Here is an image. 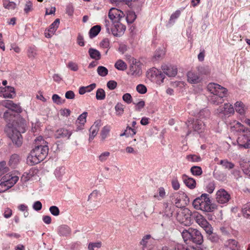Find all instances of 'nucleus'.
Instances as JSON below:
<instances>
[{
	"mask_svg": "<svg viewBox=\"0 0 250 250\" xmlns=\"http://www.w3.org/2000/svg\"><path fill=\"white\" fill-rule=\"evenodd\" d=\"M3 118L7 123L5 128L7 135L17 147L21 146L22 143L21 133L25 131L24 123L16 120L14 116L9 111L4 113Z\"/></svg>",
	"mask_w": 250,
	"mask_h": 250,
	"instance_id": "obj_1",
	"label": "nucleus"
},
{
	"mask_svg": "<svg viewBox=\"0 0 250 250\" xmlns=\"http://www.w3.org/2000/svg\"><path fill=\"white\" fill-rule=\"evenodd\" d=\"M35 147L31 151L27 157V162L31 165H34L43 161L48 153V147L47 142L42 136H39L35 140Z\"/></svg>",
	"mask_w": 250,
	"mask_h": 250,
	"instance_id": "obj_2",
	"label": "nucleus"
},
{
	"mask_svg": "<svg viewBox=\"0 0 250 250\" xmlns=\"http://www.w3.org/2000/svg\"><path fill=\"white\" fill-rule=\"evenodd\" d=\"M211 95L208 96L209 102L215 105H218L224 102V97L227 95L228 90L215 83H210L207 86Z\"/></svg>",
	"mask_w": 250,
	"mask_h": 250,
	"instance_id": "obj_3",
	"label": "nucleus"
},
{
	"mask_svg": "<svg viewBox=\"0 0 250 250\" xmlns=\"http://www.w3.org/2000/svg\"><path fill=\"white\" fill-rule=\"evenodd\" d=\"M192 205L195 209L207 212H212L217 208L215 204L211 203L208 195L206 193L194 199Z\"/></svg>",
	"mask_w": 250,
	"mask_h": 250,
	"instance_id": "obj_4",
	"label": "nucleus"
},
{
	"mask_svg": "<svg viewBox=\"0 0 250 250\" xmlns=\"http://www.w3.org/2000/svg\"><path fill=\"white\" fill-rule=\"evenodd\" d=\"M233 127L236 131L242 133L240 135L237 140L238 146L241 148L250 149V130L238 122H236Z\"/></svg>",
	"mask_w": 250,
	"mask_h": 250,
	"instance_id": "obj_5",
	"label": "nucleus"
},
{
	"mask_svg": "<svg viewBox=\"0 0 250 250\" xmlns=\"http://www.w3.org/2000/svg\"><path fill=\"white\" fill-rule=\"evenodd\" d=\"M184 241L188 243L190 242L196 244L201 245L203 242V237L201 233L196 229L191 228L185 229L182 232Z\"/></svg>",
	"mask_w": 250,
	"mask_h": 250,
	"instance_id": "obj_6",
	"label": "nucleus"
},
{
	"mask_svg": "<svg viewBox=\"0 0 250 250\" xmlns=\"http://www.w3.org/2000/svg\"><path fill=\"white\" fill-rule=\"evenodd\" d=\"M209 115V112L208 109H205L201 111L199 113V118L191 123L193 124V128L195 132H197L198 134L202 132L204 129V123L201 119L203 118H208Z\"/></svg>",
	"mask_w": 250,
	"mask_h": 250,
	"instance_id": "obj_7",
	"label": "nucleus"
},
{
	"mask_svg": "<svg viewBox=\"0 0 250 250\" xmlns=\"http://www.w3.org/2000/svg\"><path fill=\"white\" fill-rule=\"evenodd\" d=\"M192 217L195 222L208 234L212 233V228L205 217L198 212L194 213Z\"/></svg>",
	"mask_w": 250,
	"mask_h": 250,
	"instance_id": "obj_8",
	"label": "nucleus"
},
{
	"mask_svg": "<svg viewBox=\"0 0 250 250\" xmlns=\"http://www.w3.org/2000/svg\"><path fill=\"white\" fill-rule=\"evenodd\" d=\"M177 220L181 224L188 226L190 224V212L187 208L181 209L177 211L176 215Z\"/></svg>",
	"mask_w": 250,
	"mask_h": 250,
	"instance_id": "obj_9",
	"label": "nucleus"
},
{
	"mask_svg": "<svg viewBox=\"0 0 250 250\" xmlns=\"http://www.w3.org/2000/svg\"><path fill=\"white\" fill-rule=\"evenodd\" d=\"M124 16L122 11L115 8H111L108 13V17L113 23L120 21Z\"/></svg>",
	"mask_w": 250,
	"mask_h": 250,
	"instance_id": "obj_10",
	"label": "nucleus"
},
{
	"mask_svg": "<svg viewBox=\"0 0 250 250\" xmlns=\"http://www.w3.org/2000/svg\"><path fill=\"white\" fill-rule=\"evenodd\" d=\"M230 198V195L224 189H220L216 192V200L219 204L227 203L229 200Z\"/></svg>",
	"mask_w": 250,
	"mask_h": 250,
	"instance_id": "obj_11",
	"label": "nucleus"
},
{
	"mask_svg": "<svg viewBox=\"0 0 250 250\" xmlns=\"http://www.w3.org/2000/svg\"><path fill=\"white\" fill-rule=\"evenodd\" d=\"M114 27L111 29V33L114 36H121L125 32L126 27L120 21L114 22Z\"/></svg>",
	"mask_w": 250,
	"mask_h": 250,
	"instance_id": "obj_12",
	"label": "nucleus"
},
{
	"mask_svg": "<svg viewBox=\"0 0 250 250\" xmlns=\"http://www.w3.org/2000/svg\"><path fill=\"white\" fill-rule=\"evenodd\" d=\"M1 104L3 106L17 113H20L22 111L21 106L19 104L14 103L11 100L2 101L1 102Z\"/></svg>",
	"mask_w": 250,
	"mask_h": 250,
	"instance_id": "obj_13",
	"label": "nucleus"
},
{
	"mask_svg": "<svg viewBox=\"0 0 250 250\" xmlns=\"http://www.w3.org/2000/svg\"><path fill=\"white\" fill-rule=\"evenodd\" d=\"M19 176L15 174L9 173L2 177V180L12 188L19 180Z\"/></svg>",
	"mask_w": 250,
	"mask_h": 250,
	"instance_id": "obj_14",
	"label": "nucleus"
},
{
	"mask_svg": "<svg viewBox=\"0 0 250 250\" xmlns=\"http://www.w3.org/2000/svg\"><path fill=\"white\" fill-rule=\"evenodd\" d=\"M72 134V130L61 128L56 131L55 136L57 138H66L69 139Z\"/></svg>",
	"mask_w": 250,
	"mask_h": 250,
	"instance_id": "obj_15",
	"label": "nucleus"
},
{
	"mask_svg": "<svg viewBox=\"0 0 250 250\" xmlns=\"http://www.w3.org/2000/svg\"><path fill=\"white\" fill-rule=\"evenodd\" d=\"M162 69L168 77H174L177 73V68L175 66L164 64L162 66Z\"/></svg>",
	"mask_w": 250,
	"mask_h": 250,
	"instance_id": "obj_16",
	"label": "nucleus"
},
{
	"mask_svg": "<svg viewBox=\"0 0 250 250\" xmlns=\"http://www.w3.org/2000/svg\"><path fill=\"white\" fill-rule=\"evenodd\" d=\"M130 71L132 75L134 76H139L142 73L141 67L140 63L136 61H133L130 66Z\"/></svg>",
	"mask_w": 250,
	"mask_h": 250,
	"instance_id": "obj_17",
	"label": "nucleus"
},
{
	"mask_svg": "<svg viewBox=\"0 0 250 250\" xmlns=\"http://www.w3.org/2000/svg\"><path fill=\"white\" fill-rule=\"evenodd\" d=\"M217 110L218 112L223 113L225 115L232 114L234 112V109L233 106L229 104H224L223 107L220 106Z\"/></svg>",
	"mask_w": 250,
	"mask_h": 250,
	"instance_id": "obj_18",
	"label": "nucleus"
},
{
	"mask_svg": "<svg viewBox=\"0 0 250 250\" xmlns=\"http://www.w3.org/2000/svg\"><path fill=\"white\" fill-rule=\"evenodd\" d=\"M100 121H98L94 123V124L91 126L89 132V140H92L95 136L97 135L100 126Z\"/></svg>",
	"mask_w": 250,
	"mask_h": 250,
	"instance_id": "obj_19",
	"label": "nucleus"
},
{
	"mask_svg": "<svg viewBox=\"0 0 250 250\" xmlns=\"http://www.w3.org/2000/svg\"><path fill=\"white\" fill-rule=\"evenodd\" d=\"M235 111L240 115L245 116L247 107L241 101H238L234 104Z\"/></svg>",
	"mask_w": 250,
	"mask_h": 250,
	"instance_id": "obj_20",
	"label": "nucleus"
},
{
	"mask_svg": "<svg viewBox=\"0 0 250 250\" xmlns=\"http://www.w3.org/2000/svg\"><path fill=\"white\" fill-rule=\"evenodd\" d=\"M188 81L191 83H198L201 81V79L195 72L189 71L187 73Z\"/></svg>",
	"mask_w": 250,
	"mask_h": 250,
	"instance_id": "obj_21",
	"label": "nucleus"
},
{
	"mask_svg": "<svg viewBox=\"0 0 250 250\" xmlns=\"http://www.w3.org/2000/svg\"><path fill=\"white\" fill-rule=\"evenodd\" d=\"M182 179L185 185L189 188L194 189L196 187V181L193 178L188 177L186 175H183Z\"/></svg>",
	"mask_w": 250,
	"mask_h": 250,
	"instance_id": "obj_22",
	"label": "nucleus"
},
{
	"mask_svg": "<svg viewBox=\"0 0 250 250\" xmlns=\"http://www.w3.org/2000/svg\"><path fill=\"white\" fill-rule=\"evenodd\" d=\"M164 210L163 211V216L167 218L170 219L172 217L173 210L172 208L170 207L168 203H164L163 204Z\"/></svg>",
	"mask_w": 250,
	"mask_h": 250,
	"instance_id": "obj_23",
	"label": "nucleus"
},
{
	"mask_svg": "<svg viewBox=\"0 0 250 250\" xmlns=\"http://www.w3.org/2000/svg\"><path fill=\"white\" fill-rule=\"evenodd\" d=\"M20 162V157L18 154H12L9 161V166L15 168L19 164Z\"/></svg>",
	"mask_w": 250,
	"mask_h": 250,
	"instance_id": "obj_24",
	"label": "nucleus"
},
{
	"mask_svg": "<svg viewBox=\"0 0 250 250\" xmlns=\"http://www.w3.org/2000/svg\"><path fill=\"white\" fill-rule=\"evenodd\" d=\"M88 53L90 57L95 60H99L101 58L100 52L97 49L90 48L88 50Z\"/></svg>",
	"mask_w": 250,
	"mask_h": 250,
	"instance_id": "obj_25",
	"label": "nucleus"
},
{
	"mask_svg": "<svg viewBox=\"0 0 250 250\" xmlns=\"http://www.w3.org/2000/svg\"><path fill=\"white\" fill-rule=\"evenodd\" d=\"M15 95L14 88L13 87H5V90L3 94V97L4 98H13Z\"/></svg>",
	"mask_w": 250,
	"mask_h": 250,
	"instance_id": "obj_26",
	"label": "nucleus"
},
{
	"mask_svg": "<svg viewBox=\"0 0 250 250\" xmlns=\"http://www.w3.org/2000/svg\"><path fill=\"white\" fill-rule=\"evenodd\" d=\"M71 232L70 228L66 225H62L58 228V233L62 236H67Z\"/></svg>",
	"mask_w": 250,
	"mask_h": 250,
	"instance_id": "obj_27",
	"label": "nucleus"
},
{
	"mask_svg": "<svg viewBox=\"0 0 250 250\" xmlns=\"http://www.w3.org/2000/svg\"><path fill=\"white\" fill-rule=\"evenodd\" d=\"M240 167L243 172L250 177V162H243L240 163Z\"/></svg>",
	"mask_w": 250,
	"mask_h": 250,
	"instance_id": "obj_28",
	"label": "nucleus"
},
{
	"mask_svg": "<svg viewBox=\"0 0 250 250\" xmlns=\"http://www.w3.org/2000/svg\"><path fill=\"white\" fill-rule=\"evenodd\" d=\"M101 26L98 25L93 26L89 32V35L90 38L96 37L101 31Z\"/></svg>",
	"mask_w": 250,
	"mask_h": 250,
	"instance_id": "obj_29",
	"label": "nucleus"
},
{
	"mask_svg": "<svg viewBox=\"0 0 250 250\" xmlns=\"http://www.w3.org/2000/svg\"><path fill=\"white\" fill-rule=\"evenodd\" d=\"M3 7L8 10H14L16 8V4L9 0H3Z\"/></svg>",
	"mask_w": 250,
	"mask_h": 250,
	"instance_id": "obj_30",
	"label": "nucleus"
},
{
	"mask_svg": "<svg viewBox=\"0 0 250 250\" xmlns=\"http://www.w3.org/2000/svg\"><path fill=\"white\" fill-rule=\"evenodd\" d=\"M219 164L226 169H231L234 167V164L227 159L221 160Z\"/></svg>",
	"mask_w": 250,
	"mask_h": 250,
	"instance_id": "obj_31",
	"label": "nucleus"
},
{
	"mask_svg": "<svg viewBox=\"0 0 250 250\" xmlns=\"http://www.w3.org/2000/svg\"><path fill=\"white\" fill-rule=\"evenodd\" d=\"M213 174L214 177L219 181H225L226 180V175L222 172L219 171H214Z\"/></svg>",
	"mask_w": 250,
	"mask_h": 250,
	"instance_id": "obj_32",
	"label": "nucleus"
},
{
	"mask_svg": "<svg viewBox=\"0 0 250 250\" xmlns=\"http://www.w3.org/2000/svg\"><path fill=\"white\" fill-rule=\"evenodd\" d=\"M59 23L60 20L59 19H56L55 21L50 25L49 28L48 29V31L50 33H51V34H54L59 27Z\"/></svg>",
	"mask_w": 250,
	"mask_h": 250,
	"instance_id": "obj_33",
	"label": "nucleus"
},
{
	"mask_svg": "<svg viewBox=\"0 0 250 250\" xmlns=\"http://www.w3.org/2000/svg\"><path fill=\"white\" fill-rule=\"evenodd\" d=\"M115 67L118 70L124 71L127 68V65L123 61L119 60L115 63Z\"/></svg>",
	"mask_w": 250,
	"mask_h": 250,
	"instance_id": "obj_34",
	"label": "nucleus"
},
{
	"mask_svg": "<svg viewBox=\"0 0 250 250\" xmlns=\"http://www.w3.org/2000/svg\"><path fill=\"white\" fill-rule=\"evenodd\" d=\"M125 105L120 103H118L115 106L116 111V114L117 116H120L123 114L124 112Z\"/></svg>",
	"mask_w": 250,
	"mask_h": 250,
	"instance_id": "obj_35",
	"label": "nucleus"
},
{
	"mask_svg": "<svg viewBox=\"0 0 250 250\" xmlns=\"http://www.w3.org/2000/svg\"><path fill=\"white\" fill-rule=\"evenodd\" d=\"M151 238V235L147 234L143 237L142 240L140 242V245L142 246V249L146 248V250H149V249L147 247V244L148 243V240Z\"/></svg>",
	"mask_w": 250,
	"mask_h": 250,
	"instance_id": "obj_36",
	"label": "nucleus"
},
{
	"mask_svg": "<svg viewBox=\"0 0 250 250\" xmlns=\"http://www.w3.org/2000/svg\"><path fill=\"white\" fill-rule=\"evenodd\" d=\"M177 196L176 197L175 200V205L177 208H182V207H184V205L183 204H182L181 203L182 201L181 199V197H186L187 196L184 193L181 194V195L177 194Z\"/></svg>",
	"mask_w": 250,
	"mask_h": 250,
	"instance_id": "obj_37",
	"label": "nucleus"
},
{
	"mask_svg": "<svg viewBox=\"0 0 250 250\" xmlns=\"http://www.w3.org/2000/svg\"><path fill=\"white\" fill-rule=\"evenodd\" d=\"M96 98L98 100H103L105 98V92L102 88H99L97 90Z\"/></svg>",
	"mask_w": 250,
	"mask_h": 250,
	"instance_id": "obj_38",
	"label": "nucleus"
},
{
	"mask_svg": "<svg viewBox=\"0 0 250 250\" xmlns=\"http://www.w3.org/2000/svg\"><path fill=\"white\" fill-rule=\"evenodd\" d=\"M190 172L195 176H200L202 174V170L201 167L198 166H193L190 168Z\"/></svg>",
	"mask_w": 250,
	"mask_h": 250,
	"instance_id": "obj_39",
	"label": "nucleus"
},
{
	"mask_svg": "<svg viewBox=\"0 0 250 250\" xmlns=\"http://www.w3.org/2000/svg\"><path fill=\"white\" fill-rule=\"evenodd\" d=\"M198 71L201 74L208 75L210 72V69L208 66H201L198 67Z\"/></svg>",
	"mask_w": 250,
	"mask_h": 250,
	"instance_id": "obj_40",
	"label": "nucleus"
},
{
	"mask_svg": "<svg viewBox=\"0 0 250 250\" xmlns=\"http://www.w3.org/2000/svg\"><path fill=\"white\" fill-rule=\"evenodd\" d=\"M242 212L244 217L250 218V203L244 206Z\"/></svg>",
	"mask_w": 250,
	"mask_h": 250,
	"instance_id": "obj_41",
	"label": "nucleus"
},
{
	"mask_svg": "<svg viewBox=\"0 0 250 250\" xmlns=\"http://www.w3.org/2000/svg\"><path fill=\"white\" fill-rule=\"evenodd\" d=\"M108 71L107 69L103 66H99L97 68V73L98 74L104 77L106 76L108 74Z\"/></svg>",
	"mask_w": 250,
	"mask_h": 250,
	"instance_id": "obj_42",
	"label": "nucleus"
},
{
	"mask_svg": "<svg viewBox=\"0 0 250 250\" xmlns=\"http://www.w3.org/2000/svg\"><path fill=\"white\" fill-rule=\"evenodd\" d=\"M110 130V126L108 125L104 126L101 131V137L103 140H104L107 136Z\"/></svg>",
	"mask_w": 250,
	"mask_h": 250,
	"instance_id": "obj_43",
	"label": "nucleus"
},
{
	"mask_svg": "<svg viewBox=\"0 0 250 250\" xmlns=\"http://www.w3.org/2000/svg\"><path fill=\"white\" fill-rule=\"evenodd\" d=\"M33 10V4L32 2L28 0L26 2L24 7V12L25 14H27Z\"/></svg>",
	"mask_w": 250,
	"mask_h": 250,
	"instance_id": "obj_44",
	"label": "nucleus"
},
{
	"mask_svg": "<svg viewBox=\"0 0 250 250\" xmlns=\"http://www.w3.org/2000/svg\"><path fill=\"white\" fill-rule=\"evenodd\" d=\"M158 195H154V197L157 198L158 200H161L165 197L166 195V192L165 189L161 187L158 189Z\"/></svg>",
	"mask_w": 250,
	"mask_h": 250,
	"instance_id": "obj_45",
	"label": "nucleus"
},
{
	"mask_svg": "<svg viewBox=\"0 0 250 250\" xmlns=\"http://www.w3.org/2000/svg\"><path fill=\"white\" fill-rule=\"evenodd\" d=\"M9 171V168L6 166L5 161L0 162V176Z\"/></svg>",
	"mask_w": 250,
	"mask_h": 250,
	"instance_id": "obj_46",
	"label": "nucleus"
},
{
	"mask_svg": "<svg viewBox=\"0 0 250 250\" xmlns=\"http://www.w3.org/2000/svg\"><path fill=\"white\" fill-rule=\"evenodd\" d=\"M0 181L1 183L0 184V193L5 192L11 188V187L7 184V183H6V182H4V180H2V178L1 179Z\"/></svg>",
	"mask_w": 250,
	"mask_h": 250,
	"instance_id": "obj_47",
	"label": "nucleus"
},
{
	"mask_svg": "<svg viewBox=\"0 0 250 250\" xmlns=\"http://www.w3.org/2000/svg\"><path fill=\"white\" fill-rule=\"evenodd\" d=\"M87 114V113L86 112H83L78 117L77 122H78L79 124L83 125L86 122Z\"/></svg>",
	"mask_w": 250,
	"mask_h": 250,
	"instance_id": "obj_48",
	"label": "nucleus"
},
{
	"mask_svg": "<svg viewBox=\"0 0 250 250\" xmlns=\"http://www.w3.org/2000/svg\"><path fill=\"white\" fill-rule=\"evenodd\" d=\"M136 18V15L135 13L130 12H129L126 17V20L128 23H132Z\"/></svg>",
	"mask_w": 250,
	"mask_h": 250,
	"instance_id": "obj_49",
	"label": "nucleus"
},
{
	"mask_svg": "<svg viewBox=\"0 0 250 250\" xmlns=\"http://www.w3.org/2000/svg\"><path fill=\"white\" fill-rule=\"evenodd\" d=\"M27 55L30 59H34L37 55L36 49L34 47H29L28 49Z\"/></svg>",
	"mask_w": 250,
	"mask_h": 250,
	"instance_id": "obj_50",
	"label": "nucleus"
},
{
	"mask_svg": "<svg viewBox=\"0 0 250 250\" xmlns=\"http://www.w3.org/2000/svg\"><path fill=\"white\" fill-rule=\"evenodd\" d=\"M110 156V152L108 151H105L102 153L99 156V160L101 162H104L107 160Z\"/></svg>",
	"mask_w": 250,
	"mask_h": 250,
	"instance_id": "obj_51",
	"label": "nucleus"
},
{
	"mask_svg": "<svg viewBox=\"0 0 250 250\" xmlns=\"http://www.w3.org/2000/svg\"><path fill=\"white\" fill-rule=\"evenodd\" d=\"M187 159L189 161L192 162H198L201 160V159L199 156L196 155H189L187 156Z\"/></svg>",
	"mask_w": 250,
	"mask_h": 250,
	"instance_id": "obj_52",
	"label": "nucleus"
},
{
	"mask_svg": "<svg viewBox=\"0 0 250 250\" xmlns=\"http://www.w3.org/2000/svg\"><path fill=\"white\" fill-rule=\"evenodd\" d=\"M49 210L50 213L54 216H57L60 214L59 208L56 206H51Z\"/></svg>",
	"mask_w": 250,
	"mask_h": 250,
	"instance_id": "obj_53",
	"label": "nucleus"
},
{
	"mask_svg": "<svg viewBox=\"0 0 250 250\" xmlns=\"http://www.w3.org/2000/svg\"><path fill=\"white\" fill-rule=\"evenodd\" d=\"M227 243L228 246L232 250H234L237 247L238 243L234 239H230L227 241Z\"/></svg>",
	"mask_w": 250,
	"mask_h": 250,
	"instance_id": "obj_54",
	"label": "nucleus"
},
{
	"mask_svg": "<svg viewBox=\"0 0 250 250\" xmlns=\"http://www.w3.org/2000/svg\"><path fill=\"white\" fill-rule=\"evenodd\" d=\"M134 104H135V110L138 111H140L142 108H143L145 105V101L142 100L138 102L137 103H133Z\"/></svg>",
	"mask_w": 250,
	"mask_h": 250,
	"instance_id": "obj_55",
	"label": "nucleus"
},
{
	"mask_svg": "<svg viewBox=\"0 0 250 250\" xmlns=\"http://www.w3.org/2000/svg\"><path fill=\"white\" fill-rule=\"evenodd\" d=\"M54 103L57 104H60L64 103V100L62 101L61 97L57 94H54L52 97Z\"/></svg>",
	"mask_w": 250,
	"mask_h": 250,
	"instance_id": "obj_56",
	"label": "nucleus"
},
{
	"mask_svg": "<svg viewBox=\"0 0 250 250\" xmlns=\"http://www.w3.org/2000/svg\"><path fill=\"white\" fill-rule=\"evenodd\" d=\"M146 207L144 208V209L145 210L144 211V213H152L153 212L154 210V206L152 205H150L149 204L146 203Z\"/></svg>",
	"mask_w": 250,
	"mask_h": 250,
	"instance_id": "obj_57",
	"label": "nucleus"
},
{
	"mask_svg": "<svg viewBox=\"0 0 250 250\" xmlns=\"http://www.w3.org/2000/svg\"><path fill=\"white\" fill-rule=\"evenodd\" d=\"M136 90L140 94H145L147 91L146 86L143 84H138L136 87Z\"/></svg>",
	"mask_w": 250,
	"mask_h": 250,
	"instance_id": "obj_58",
	"label": "nucleus"
},
{
	"mask_svg": "<svg viewBox=\"0 0 250 250\" xmlns=\"http://www.w3.org/2000/svg\"><path fill=\"white\" fill-rule=\"evenodd\" d=\"M123 100L124 102L129 104L132 102V96L129 93H125L123 96Z\"/></svg>",
	"mask_w": 250,
	"mask_h": 250,
	"instance_id": "obj_59",
	"label": "nucleus"
},
{
	"mask_svg": "<svg viewBox=\"0 0 250 250\" xmlns=\"http://www.w3.org/2000/svg\"><path fill=\"white\" fill-rule=\"evenodd\" d=\"M207 192L212 193L215 189V183L214 182H209L206 187Z\"/></svg>",
	"mask_w": 250,
	"mask_h": 250,
	"instance_id": "obj_60",
	"label": "nucleus"
},
{
	"mask_svg": "<svg viewBox=\"0 0 250 250\" xmlns=\"http://www.w3.org/2000/svg\"><path fill=\"white\" fill-rule=\"evenodd\" d=\"M126 132L127 133V136L128 137L129 136H133L136 133V131L135 128H132L131 127L127 126L125 129Z\"/></svg>",
	"mask_w": 250,
	"mask_h": 250,
	"instance_id": "obj_61",
	"label": "nucleus"
},
{
	"mask_svg": "<svg viewBox=\"0 0 250 250\" xmlns=\"http://www.w3.org/2000/svg\"><path fill=\"white\" fill-rule=\"evenodd\" d=\"M101 245L102 244L100 242L90 243L88 245V249L89 250H94L95 248H99L101 247Z\"/></svg>",
	"mask_w": 250,
	"mask_h": 250,
	"instance_id": "obj_62",
	"label": "nucleus"
},
{
	"mask_svg": "<svg viewBox=\"0 0 250 250\" xmlns=\"http://www.w3.org/2000/svg\"><path fill=\"white\" fill-rule=\"evenodd\" d=\"M67 66L69 69L74 71H76L78 70L77 64L72 62H69Z\"/></svg>",
	"mask_w": 250,
	"mask_h": 250,
	"instance_id": "obj_63",
	"label": "nucleus"
},
{
	"mask_svg": "<svg viewBox=\"0 0 250 250\" xmlns=\"http://www.w3.org/2000/svg\"><path fill=\"white\" fill-rule=\"evenodd\" d=\"M117 85V83L114 81H109L107 83V87L110 90L114 89Z\"/></svg>",
	"mask_w": 250,
	"mask_h": 250,
	"instance_id": "obj_64",
	"label": "nucleus"
}]
</instances>
